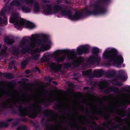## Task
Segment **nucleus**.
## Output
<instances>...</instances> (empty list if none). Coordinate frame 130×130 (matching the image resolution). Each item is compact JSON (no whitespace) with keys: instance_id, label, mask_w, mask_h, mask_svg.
Listing matches in <instances>:
<instances>
[{"instance_id":"obj_42","label":"nucleus","mask_w":130,"mask_h":130,"mask_svg":"<svg viewBox=\"0 0 130 130\" xmlns=\"http://www.w3.org/2000/svg\"><path fill=\"white\" fill-rule=\"evenodd\" d=\"M9 69L11 70V69H12V68L10 66V67H9Z\"/></svg>"},{"instance_id":"obj_48","label":"nucleus","mask_w":130,"mask_h":130,"mask_svg":"<svg viewBox=\"0 0 130 130\" xmlns=\"http://www.w3.org/2000/svg\"><path fill=\"white\" fill-rule=\"evenodd\" d=\"M21 1H22V0H20Z\"/></svg>"},{"instance_id":"obj_39","label":"nucleus","mask_w":130,"mask_h":130,"mask_svg":"<svg viewBox=\"0 0 130 130\" xmlns=\"http://www.w3.org/2000/svg\"><path fill=\"white\" fill-rule=\"evenodd\" d=\"M57 2L58 3H59L61 2V0H57Z\"/></svg>"},{"instance_id":"obj_8","label":"nucleus","mask_w":130,"mask_h":130,"mask_svg":"<svg viewBox=\"0 0 130 130\" xmlns=\"http://www.w3.org/2000/svg\"><path fill=\"white\" fill-rule=\"evenodd\" d=\"M121 91L122 92H128V94L125 95L120 103V105L124 106L126 104L130 103V86H126L124 88H122Z\"/></svg>"},{"instance_id":"obj_33","label":"nucleus","mask_w":130,"mask_h":130,"mask_svg":"<svg viewBox=\"0 0 130 130\" xmlns=\"http://www.w3.org/2000/svg\"><path fill=\"white\" fill-rule=\"evenodd\" d=\"M117 112L118 114L121 115L122 116H123V115H122V113H123V111L122 110H119L117 111Z\"/></svg>"},{"instance_id":"obj_35","label":"nucleus","mask_w":130,"mask_h":130,"mask_svg":"<svg viewBox=\"0 0 130 130\" xmlns=\"http://www.w3.org/2000/svg\"><path fill=\"white\" fill-rule=\"evenodd\" d=\"M37 101L38 102V103H42L43 101L42 99L41 98H39L38 97H37Z\"/></svg>"},{"instance_id":"obj_18","label":"nucleus","mask_w":130,"mask_h":130,"mask_svg":"<svg viewBox=\"0 0 130 130\" xmlns=\"http://www.w3.org/2000/svg\"><path fill=\"white\" fill-rule=\"evenodd\" d=\"M59 97V95L53 92L50 95V100L51 101L58 100Z\"/></svg>"},{"instance_id":"obj_7","label":"nucleus","mask_w":130,"mask_h":130,"mask_svg":"<svg viewBox=\"0 0 130 130\" xmlns=\"http://www.w3.org/2000/svg\"><path fill=\"white\" fill-rule=\"evenodd\" d=\"M99 49L97 47H93L92 48V51L94 54L90 56L86 60V62L88 63L93 64L97 63L99 64L101 60V58L97 55L99 52Z\"/></svg>"},{"instance_id":"obj_20","label":"nucleus","mask_w":130,"mask_h":130,"mask_svg":"<svg viewBox=\"0 0 130 130\" xmlns=\"http://www.w3.org/2000/svg\"><path fill=\"white\" fill-rule=\"evenodd\" d=\"M27 109L25 108H21L20 109V113L23 116L26 115L27 114Z\"/></svg>"},{"instance_id":"obj_22","label":"nucleus","mask_w":130,"mask_h":130,"mask_svg":"<svg viewBox=\"0 0 130 130\" xmlns=\"http://www.w3.org/2000/svg\"><path fill=\"white\" fill-rule=\"evenodd\" d=\"M34 109L35 111H37L40 112L41 111V107L38 104H37L34 106Z\"/></svg>"},{"instance_id":"obj_28","label":"nucleus","mask_w":130,"mask_h":130,"mask_svg":"<svg viewBox=\"0 0 130 130\" xmlns=\"http://www.w3.org/2000/svg\"><path fill=\"white\" fill-rule=\"evenodd\" d=\"M7 77L9 79H13L14 78V77L13 75L10 73H8L6 74L5 76Z\"/></svg>"},{"instance_id":"obj_12","label":"nucleus","mask_w":130,"mask_h":130,"mask_svg":"<svg viewBox=\"0 0 130 130\" xmlns=\"http://www.w3.org/2000/svg\"><path fill=\"white\" fill-rule=\"evenodd\" d=\"M70 49H63L58 50L56 51L54 53V56L55 59L56 57L59 56L61 53L66 54L69 51Z\"/></svg>"},{"instance_id":"obj_43","label":"nucleus","mask_w":130,"mask_h":130,"mask_svg":"<svg viewBox=\"0 0 130 130\" xmlns=\"http://www.w3.org/2000/svg\"><path fill=\"white\" fill-rule=\"evenodd\" d=\"M55 84H56L57 85V83L56 82H53Z\"/></svg>"},{"instance_id":"obj_30","label":"nucleus","mask_w":130,"mask_h":130,"mask_svg":"<svg viewBox=\"0 0 130 130\" xmlns=\"http://www.w3.org/2000/svg\"><path fill=\"white\" fill-rule=\"evenodd\" d=\"M127 78L128 76L126 74L125 75H123L121 77V79L122 80L125 81L127 80Z\"/></svg>"},{"instance_id":"obj_34","label":"nucleus","mask_w":130,"mask_h":130,"mask_svg":"<svg viewBox=\"0 0 130 130\" xmlns=\"http://www.w3.org/2000/svg\"><path fill=\"white\" fill-rule=\"evenodd\" d=\"M122 130H130V124L127 127H124Z\"/></svg>"},{"instance_id":"obj_2","label":"nucleus","mask_w":130,"mask_h":130,"mask_svg":"<svg viewBox=\"0 0 130 130\" xmlns=\"http://www.w3.org/2000/svg\"><path fill=\"white\" fill-rule=\"evenodd\" d=\"M90 48V45L88 44L80 45L77 48L76 50L75 49L69 50L66 55H62L56 57L55 59L58 62H61L64 61L67 57L68 60H73V65L75 66H78L84 62V59L83 57H81L76 58L77 55H80L83 53H88Z\"/></svg>"},{"instance_id":"obj_6","label":"nucleus","mask_w":130,"mask_h":130,"mask_svg":"<svg viewBox=\"0 0 130 130\" xmlns=\"http://www.w3.org/2000/svg\"><path fill=\"white\" fill-rule=\"evenodd\" d=\"M4 95L11 97L10 99H7L4 102L3 105L5 107H11L13 104H15L20 101H23L21 100L18 93L14 90L12 91H6L4 90H0V97Z\"/></svg>"},{"instance_id":"obj_44","label":"nucleus","mask_w":130,"mask_h":130,"mask_svg":"<svg viewBox=\"0 0 130 130\" xmlns=\"http://www.w3.org/2000/svg\"><path fill=\"white\" fill-rule=\"evenodd\" d=\"M1 47L2 45L1 44H0V48H1Z\"/></svg>"},{"instance_id":"obj_25","label":"nucleus","mask_w":130,"mask_h":130,"mask_svg":"<svg viewBox=\"0 0 130 130\" xmlns=\"http://www.w3.org/2000/svg\"><path fill=\"white\" fill-rule=\"evenodd\" d=\"M118 74L121 77L126 75L125 72L123 70H121L119 71L118 72Z\"/></svg>"},{"instance_id":"obj_3","label":"nucleus","mask_w":130,"mask_h":130,"mask_svg":"<svg viewBox=\"0 0 130 130\" xmlns=\"http://www.w3.org/2000/svg\"><path fill=\"white\" fill-rule=\"evenodd\" d=\"M46 1V0H44V2L42 5L43 12L46 14L58 13L62 16H68L70 19L73 21L80 20L83 17V14L81 13L77 12L73 15L71 12L66 11L59 5H56L52 7L50 5L45 4L44 3Z\"/></svg>"},{"instance_id":"obj_27","label":"nucleus","mask_w":130,"mask_h":130,"mask_svg":"<svg viewBox=\"0 0 130 130\" xmlns=\"http://www.w3.org/2000/svg\"><path fill=\"white\" fill-rule=\"evenodd\" d=\"M91 72V70L90 69L86 71L83 72L82 73L83 75H88L90 74Z\"/></svg>"},{"instance_id":"obj_45","label":"nucleus","mask_w":130,"mask_h":130,"mask_svg":"<svg viewBox=\"0 0 130 130\" xmlns=\"http://www.w3.org/2000/svg\"><path fill=\"white\" fill-rule=\"evenodd\" d=\"M35 112L34 113V115H33V116H35Z\"/></svg>"},{"instance_id":"obj_29","label":"nucleus","mask_w":130,"mask_h":130,"mask_svg":"<svg viewBox=\"0 0 130 130\" xmlns=\"http://www.w3.org/2000/svg\"><path fill=\"white\" fill-rule=\"evenodd\" d=\"M26 4L29 5L32 4L34 0H25Z\"/></svg>"},{"instance_id":"obj_21","label":"nucleus","mask_w":130,"mask_h":130,"mask_svg":"<svg viewBox=\"0 0 130 130\" xmlns=\"http://www.w3.org/2000/svg\"><path fill=\"white\" fill-rule=\"evenodd\" d=\"M50 56V54L48 53H46L44 54L43 57L42 58V60L43 61H46L48 60Z\"/></svg>"},{"instance_id":"obj_41","label":"nucleus","mask_w":130,"mask_h":130,"mask_svg":"<svg viewBox=\"0 0 130 130\" xmlns=\"http://www.w3.org/2000/svg\"><path fill=\"white\" fill-rule=\"evenodd\" d=\"M37 70L38 71V72L39 73H40V70L38 68H37Z\"/></svg>"},{"instance_id":"obj_16","label":"nucleus","mask_w":130,"mask_h":130,"mask_svg":"<svg viewBox=\"0 0 130 130\" xmlns=\"http://www.w3.org/2000/svg\"><path fill=\"white\" fill-rule=\"evenodd\" d=\"M10 5L11 7L13 6H16L19 10L21 9V7L22 6L18 0H13L10 4Z\"/></svg>"},{"instance_id":"obj_24","label":"nucleus","mask_w":130,"mask_h":130,"mask_svg":"<svg viewBox=\"0 0 130 130\" xmlns=\"http://www.w3.org/2000/svg\"><path fill=\"white\" fill-rule=\"evenodd\" d=\"M116 71L113 69H110L108 71L106 74H107L111 75L116 74Z\"/></svg>"},{"instance_id":"obj_50","label":"nucleus","mask_w":130,"mask_h":130,"mask_svg":"<svg viewBox=\"0 0 130 130\" xmlns=\"http://www.w3.org/2000/svg\"><path fill=\"white\" fill-rule=\"evenodd\" d=\"M1 34V33H0V35Z\"/></svg>"},{"instance_id":"obj_49","label":"nucleus","mask_w":130,"mask_h":130,"mask_svg":"<svg viewBox=\"0 0 130 130\" xmlns=\"http://www.w3.org/2000/svg\"><path fill=\"white\" fill-rule=\"evenodd\" d=\"M6 0H4V1H6Z\"/></svg>"},{"instance_id":"obj_4","label":"nucleus","mask_w":130,"mask_h":130,"mask_svg":"<svg viewBox=\"0 0 130 130\" xmlns=\"http://www.w3.org/2000/svg\"><path fill=\"white\" fill-rule=\"evenodd\" d=\"M118 53V50L114 47H109L105 49L102 54V57L108 62L105 65L107 66L113 65L120 68L124 62V59L122 55Z\"/></svg>"},{"instance_id":"obj_38","label":"nucleus","mask_w":130,"mask_h":130,"mask_svg":"<svg viewBox=\"0 0 130 130\" xmlns=\"http://www.w3.org/2000/svg\"><path fill=\"white\" fill-rule=\"evenodd\" d=\"M45 79L47 80H48L49 81H51V79L49 77H45Z\"/></svg>"},{"instance_id":"obj_46","label":"nucleus","mask_w":130,"mask_h":130,"mask_svg":"<svg viewBox=\"0 0 130 130\" xmlns=\"http://www.w3.org/2000/svg\"><path fill=\"white\" fill-rule=\"evenodd\" d=\"M52 121H54V120L53 119H52Z\"/></svg>"},{"instance_id":"obj_40","label":"nucleus","mask_w":130,"mask_h":130,"mask_svg":"<svg viewBox=\"0 0 130 130\" xmlns=\"http://www.w3.org/2000/svg\"><path fill=\"white\" fill-rule=\"evenodd\" d=\"M25 72L26 74L28 73L29 72V70H27L25 71Z\"/></svg>"},{"instance_id":"obj_5","label":"nucleus","mask_w":130,"mask_h":130,"mask_svg":"<svg viewBox=\"0 0 130 130\" xmlns=\"http://www.w3.org/2000/svg\"><path fill=\"white\" fill-rule=\"evenodd\" d=\"M9 22L13 24L15 27L18 29H21L23 25L29 29L33 28L35 27V25L32 23L21 18L19 13H14L12 15Z\"/></svg>"},{"instance_id":"obj_14","label":"nucleus","mask_w":130,"mask_h":130,"mask_svg":"<svg viewBox=\"0 0 130 130\" xmlns=\"http://www.w3.org/2000/svg\"><path fill=\"white\" fill-rule=\"evenodd\" d=\"M33 11L36 13H38L42 11V7L38 3H35L33 8Z\"/></svg>"},{"instance_id":"obj_15","label":"nucleus","mask_w":130,"mask_h":130,"mask_svg":"<svg viewBox=\"0 0 130 130\" xmlns=\"http://www.w3.org/2000/svg\"><path fill=\"white\" fill-rule=\"evenodd\" d=\"M104 72L101 70H95L93 74V77H100L103 73Z\"/></svg>"},{"instance_id":"obj_23","label":"nucleus","mask_w":130,"mask_h":130,"mask_svg":"<svg viewBox=\"0 0 130 130\" xmlns=\"http://www.w3.org/2000/svg\"><path fill=\"white\" fill-rule=\"evenodd\" d=\"M119 91V89L118 88L115 87L114 86H113L112 87L110 88L108 91H106L107 93H109L110 91H113L116 92H118Z\"/></svg>"},{"instance_id":"obj_10","label":"nucleus","mask_w":130,"mask_h":130,"mask_svg":"<svg viewBox=\"0 0 130 130\" xmlns=\"http://www.w3.org/2000/svg\"><path fill=\"white\" fill-rule=\"evenodd\" d=\"M47 130H67L66 128H64L61 124L55 126L49 125L47 127Z\"/></svg>"},{"instance_id":"obj_47","label":"nucleus","mask_w":130,"mask_h":130,"mask_svg":"<svg viewBox=\"0 0 130 130\" xmlns=\"http://www.w3.org/2000/svg\"><path fill=\"white\" fill-rule=\"evenodd\" d=\"M10 8V9H12V8Z\"/></svg>"},{"instance_id":"obj_1","label":"nucleus","mask_w":130,"mask_h":130,"mask_svg":"<svg viewBox=\"0 0 130 130\" xmlns=\"http://www.w3.org/2000/svg\"><path fill=\"white\" fill-rule=\"evenodd\" d=\"M27 37V38L25 37H23L19 41L18 48L13 49V54H18L21 49L22 54L29 53L32 55L31 59L37 60L40 56L38 53L48 50L53 44L52 41L48 39L47 36L43 33L32 34Z\"/></svg>"},{"instance_id":"obj_13","label":"nucleus","mask_w":130,"mask_h":130,"mask_svg":"<svg viewBox=\"0 0 130 130\" xmlns=\"http://www.w3.org/2000/svg\"><path fill=\"white\" fill-rule=\"evenodd\" d=\"M0 26L2 24H5L7 22V19L5 16V11L4 10L1 12L0 13Z\"/></svg>"},{"instance_id":"obj_26","label":"nucleus","mask_w":130,"mask_h":130,"mask_svg":"<svg viewBox=\"0 0 130 130\" xmlns=\"http://www.w3.org/2000/svg\"><path fill=\"white\" fill-rule=\"evenodd\" d=\"M112 83L114 85H117L119 86H121L123 85L122 83L118 82L116 80H114L112 81Z\"/></svg>"},{"instance_id":"obj_19","label":"nucleus","mask_w":130,"mask_h":130,"mask_svg":"<svg viewBox=\"0 0 130 130\" xmlns=\"http://www.w3.org/2000/svg\"><path fill=\"white\" fill-rule=\"evenodd\" d=\"M19 10H21L23 12L26 13H29L31 11L30 8L25 6H22L21 9Z\"/></svg>"},{"instance_id":"obj_17","label":"nucleus","mask_w":130,"mask_h":130,"mask_svg":"<svg viewBox=\"0 0 130 130\" xmlns=\"http://www.w3.org/2000/svg\"><path fill=\"white\" fill-rule=\"evenodd\" d=\"M50 66L51 69L55 71H57L59 70L61 66L60 64H56L53 62L51 63L50 64Z\"/></svg>"},{"instance_id":"obj_32","label":"nucleus","mask_w":130,"mask_h":130,"mask_svg":"<svg viewBox=\"0 0 130 130\" xmlns=\"http://www.w3.org/2000/svg\"><path fill=\"white\" fill-rule=\"evenodd\" d=\"M101 88H103L106 87L107 86V83L106 82H101Z\"/></svg>"},{"instance_id":"obj_37","label":"nucleus","mask_w":130,"mask_h":130,"mask_svg":"<svg viewBox=\"0 0 130 130\" xmlns=\"http://www.w3.org/2000/svg\"><path fill=\"white\" fill-rule=\"evenodd\" d=\"M23 128L24 126H19L18 128V130H23Z\"/></svg>"},{"instance_id":"obj_36","label":"nucleus","mask_w":130,"mask_h":130,"mask_svg":"<svg viewBox=\"0 0 130 130\" xmlns=\"http://www.w3.org/2000/svg\"><path fill=\"white\" fill-rule=\"evenodd\" d=\"M64 66L65 67L68 68L70 67V64L69 63H67L65 64Z\"/></svg>"},{"instance_id":"obj_9","label":"nucleus","mask_w":130,"mask_h":130,"mask_svg":"<svg viewBox=\"0 0 130 130\" xmlns=\"http://www.w3.org/2000/svg\"><path fill=\"white\" fill-rule=\"evenodd\" d=\"M107 11L106 8L103 7L98 5L94 6L89 13L95 15L104 14Z\"/></svg>"},{"instance_id":"obj_11","label":"nucleus","mask_w":130,"mask_h":130,"mask_svg":"<svg viewBox=\"0 0 130 130\" xmlns=\"http://www.w3.org/2000/svg\"><path fill=\"white\" fill-rule=\"evenodd\" d=\"M14 36L12 35L5 36L4 38L5 43L6 44H9L14 43Z\"/></svg>"},{"instance_id":"obj_31","label":"nucleus","mask_w":130,"mask_h":130,"mask_svg":"<svg viewBox=\"0 0 130 130\" xmlns=\"http://www.w3.org/2000/svg\"><path fill=\"white\" fill-rule=\"evenodd\" d=\"M26 61H23L21 63V66L23 69L25 68L26 67Z\"/></svg>"}]
</instances>
